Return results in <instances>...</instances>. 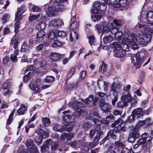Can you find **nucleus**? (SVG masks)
Here are the masks:
<instances>
[{
    "label": "nucleus",
    "instance_id": "36",
    "mask_svg": "<svg viewBox=\"0 0 153 153\" xmlns=\"http://www.w3.org/2000/svg\"><path fill=\"white\" fill-rule=\"evenodd\" d=\"M73 125L74 123L72 122L70 123L69 124H67L66 125H65V127L63 128L64 129V131H65V129L66 128V131H67L68 132L71 131L72 130Z\"/></svg>",
    "mask_w": 153,
    "mask_h": 153
},
{
    "label": "nucleus",
    "instance_id": "26",
    "mask_svg": "<svg viewBox=\"0 0 153 153\" xmlns=\"http://www.w3.org/2000/svg\"><path fill=\"white\" fill-rule=\"evenodd\" d=\"M132 114L136 117L137 118H139L143 116V112L142 109L141 108H137L134 110L132 112Z\"/></svg>",
    "mask_w": 153,
    "mask_h": 153
},
{
    "label": "nucleus",
    "instance_id": "51",
    "mask_svg": "<svg viewBox=\"0 0 153 153\" xmlns=\"http://www.w3.org/2000/svg\"><path fill=\"white\" fill-rule=\"evenodd\" d=\"M101 17L102 16L100 15H92L91 16L92 19L94 22L100 20Z\"/></svg>",
    "mask_w": 153,
    "mask_h": 153
},
{
    "label": "nucleus",
    "instance_id": "21",
    "mask_svg": "<svg viewBox=\"0 0 153 153\" xmlns=\"http://www.w3.org/2000/svg\"><path fill=\"white\" fill-rule=\"evenodd\" d=\"M74 135L73 134L67 133H64L61 135V140L62 141H64L66 139L67 140H70L74 137Z\"/></svg>",
    "mask_w": 153,
    "mask_h": 153
},
{
    "label": "nucleus",
    "instance_id": "63",
    "mask_svg": "<svg viewBox=\"0 0 153 153\" xmlns=\"http://www.w3.org/2000/svg\"><path fill=\"white\" fill-rule=\"evenodd\" d=\"M88 38L89 39V44L91 45L93 44L94 39V37L93 36H88Z\"/></svg>",
    "mask_w": 153,
    "mask_h": 153
},
{
    "label": "nucleus",
    "instance_id": "60",
    "mask_svg": "<svg viewBox=\"0 0 153 153\" xmlns=\"http://www.w3.org/2000/svg\"><path fill=\"white\" fill-rule=\"evenodd\" d=\"M106 122L108 123L111 121L114 120V117L112 115H110L107 116L106 118Z\"/></svg>",
    "mask_w": 153,
    "mask_h": 153
},
{
    "label": "nucleus",
    "instance_id": "38",
    "mask_svg": "<svg viewBox=\"0 0 153 153\" xmlns=\"http://www.w3.org/2000/svg\"><path fill=\"white\" fill-rule=\"evenodd\" d=\"M118 86V83L115 82H113L110 86V91H116Z\"/></svg>",
    "mask_w": 153,
    "mask_h": 153
},
{
    "label": "nucleus",
    "instance_id": "29",
    "mask_svg": "<svg viewBox=\"0 0 153 153\" xmlns=\"http://www.w3.org/2000/svg\"><path fill=\"white\" fill-rule=\"evenodd\" d=\"M27 110V108L23 104H21L20 108L17 110V112L19 115H23L25 111Z\"/></svg>",
    "mask_w": 153,
    "mask_h": 153
},
{
    "label": "nucleus",
    "instance_id": "41",
    "mask_svg": "<svg viewBox=\"0 0 153 153\" xmlns=\"http://www.w3.org/2000/svg\"><path fill=\"white\" fill-rule=\"evenodd\" d=\"M46 27V24L44 22H40L36 26V28L37 29L40 28V29L43 30Z\"/></svg>",
    "mask_w": 153,
    "mask_h": 153
},
{
    "label": "nucleus",
    "instance_id": "61",
    "mask_svg": "<svg viewBox=\"0 0 153 153\" xmlns=\"http://www.w3.org/2000/svg\"><path fill=\"white\" fill-rule=\"evenodd\" d=\"M57 35L58 36L63 37L65 36L66 35L65 33L62 31H58L57 32Z\"/></svg>",
    "mask_w": 153,
    "mask_h": 153
},
{
    "label": "nucleus",
    "instance_id": "48",
    "mask_svg": "<svg viewBox=\"0 0 153 153\" xmlns=\"http://www.w3.org/2000/svg\"><path fill=\"white\" fill-rule=\"evenodd\" d=\"M15 111V109H13L10 114L9 118L8 119L7 121V124L8 125H10V124L12 120V117L13 116Z\"/></svg>",
    "mask_w": 153,
    "mask_h": 153
},
{
    "label": "nucleus",
    "instance_id": "24",
    "mask_svg": "<svg viewBox=\"0 0 153 153\" xmlns=\"http://www.w3.org/2000/svg\"><path fill=\"white\" fill-rule=\"evenodd\" d=\"M62 55L56 53L52 52L50 55V58L53 61H56L61 58Z\"/></svg>",
    "mask_w": 153,
    "mask_h": 153
},
{
    "label": "nucleus",
    "instance_id": "39",
    "mask_svg": "<svg viewBox=\"0 0 153 153\" xmlns=\"http://www.w3.org/2000/svg\"><path fill=\"white\" fill-rule=\"evenodd\" d=\"M107 69L106 65L104 63L102 62L101 66H100L99 68V71L103 73L106 71Z\"/></svg>",
    "mask_w": 153,
    "mask_h": 153
},
{
    "label": "nucleus",
    "instance_id": "8",
    "mask_svg": "<svg viewBox=\"0 0 153 153\" xmlns=\"http://www.w3.org/2000/svg\"><path fill=\"white\" fill-rule=\"evenodd\" d=\"M120 99L121 100L124 101L127 105L128 104H130L132 106L137 102V96L135 95L132 97L129 92L126 94L123 95Z\"/></svg>",
    "mask_w": 153,
    "mask_h": 153
},
{
    "label": "nucleus",
    "instance_id": "17",
    "mask_svg": "<svg viewBox=\"0 0 153 153\" xmlns=\"http://www.w3.org/2000/svg\"><path fill=\"white\" fill-rule=\"evenodd\" d=\"M106 22H103L101 25L102 27H103V30H102L101 28L98 25H96L95 27L97 30L98 31L99 33H101L102 34L104 33L103 30L104 31H108L110 30L111 27L112 26V24L111 23H108V25L106 26L105 25Z\"/></svg>",
    "mask_w": 153,
    "mask_h": 153
},
{
    "label": "nucleus",
    "instance_id": "57",
    "mask_svg": "<svg viewBox=\"0 0 153 153\" xmlns=\"http://www.w3.org/2000/svg\"><path fill=\"white\" fill-rule=\"evenodd\" d=\"M41 8L36 5H34L31 9V11L34 12H37L41 11Z\"/></svg>",
    "mask_w": 153,
    "mask_h": 153
},
{
    "label": "nucleus",
    "instance_id": "27",
    "mask_svg": "<svg viewBox=\"0 0 153 153\" xmlns=\"http://www.w3.org/2000/svg\"><path fill=\"white\" fill-rule=\"evenodd\" d=\"M105 149L106 150L108 153H116V152L115 150L116 149V147H114L113 149V146L112 144L106 145Z\"/></svg>",
    "mask_w": 153,
    "mask_h": 153
},
{
    "label": "nucleus",
    "instance_id": "22",
    "mask_svg": "<svg viewBox=\"0 0 153 153\" xmlns=\"http://www.w3.org/2000/svg\"><path fill=\"white\" fill-rule=\"evenodd\" d=\"M100 106L101 107V110L105 112H110L111 108H109V104L105 102H100Z\"/></svg>",
    "mask_w": 153,
    "mask_h": 153
},
{
    "label": "nucleus",
    "instance_id": "62",
    "mask_svg": "<svg viewBox=\"0 0 153 153\" xmlns=\"http://www.w3.org/2000/svg\"><path fill=\"white\" fill-rule=\"evenodd\" d=\"M122 35L123 32L119 30L118 32L115 34L114 36L116 38L120 39Z\"/></svg>",
    "mask_w": 153,
    "mask_h": 153
},
{
    "label": "nucleus",
    "instance_id": "20",
    "mask_svg": "<svg viewBox=\"0 0 153 153\" xmlns=\"http://www.w3.org/2000/svg\"><path fill=\"white\" fill-rule=\"evenodd\" d=\"M143 141L141 140H139L137 141V143L135 144L133 146L134 149L137 148L139 146L143 147V149L144 150H148L149 149L150 145L149 143H143Z\"/></svg>",
    "mask_w": 153,
    "mask_h": 153
},
{
    "label": "nucleus",
    "instance_id": "19",
    "mask_svg": "<svg viewBox=\"0 0 153 153\" xmlns=\"http://www.w3.org/2000/svg\"><path fill=\"white\" fill-rule=\"evenodd\" d=\"M71 23L70 26L71 30H75L79 26V22L78 20L76 19V16L71 15Z\"/></svg>",
    "mask_w": 153,
    "mask_h": 153
},
{
    "label": "nucleus",
    "instance_id": "32",
    "mask_svg": "<svg viewBox=\"0 0 153 153\" xmlns=\"http://www.w3.org/2000/svg\"><path fill=\"white\" fill-rule=\"evenodd\" d=\"M103 42L105 44L108 42H111L113 39V37L110 35H107L105 36L103 39Z\"/></svg>",
    "mask_w": 153,
    "mask_h": 153
},
{
    "label": "nucleus",
    "instance_id": "43",
    "mask_svg": "<svg viewBox=\"0 0 153 153\" xmlns=\"http://www.w3.org/2000/svg\"><path fill=\"white\" fill-rule=\"evenodd\" d=\"M18 50H14V54H12L10 55L11 59L13 61H14L17 60L16 56L18 53Z\"/></svg>",
    "mask_w": 153,
    "mask_h": 153
},
{
    "label": "nucleus",
    "instance_id": "9",
    "mask_svg": "<svg viewBox=\"0 0 153 153\" xmlns=\"http://www.w3.org/2000/svg\"><path fill=\"white\" fill-rule=\"evenodd\" d=\"M41 85V80L39 79L31 81L29 85V88L36 93H38L39 95V92L40 90V87Z\"/></svg>",
    "mask_w": 153,
    "mask_h": 153
},
{
    "label": "nucleus",
    "instance_id": "23",
    "mask_svg": "<svg viewBox=\"0 0 153 153\" xmlns=\"http://www.w3.org/2000/svg\"><path fill=\"white\" fill-rule=\"evenodd\" d=\"M63 22L61 19L53 20L51 22L52 26L53 27L56 28L63 25Z\"/></svg>",
    "mask_w": 153,
    "mask_h": 153
},
{
    "label": "nucleus",
    "instance_id": "16",
    "mask_svg": "<svg viewBox=\"0 0 153 153\" xmlns=\"http://www.w3.org/2000/svg\"><path fill=\"white\" fill-rule=\"evenodd\" d=\"M26 145L30 149V150L28 151L27 153H39L36 146L33 145V141L32 140H27Z\"/></svg>",
    "mask_w": 153,
    "mask_h": 153
},
{
    "label": "nucleus",
    "instance_id": "31",
    "mask_svg": "<svg viewBox=\"0 0 153 153\" xmlns=\"http://www.w3.org/2000/svg\"><path fill=\"white\" fill-rule=\"evenodd\" d=\"M18 40L15 38V37H14L11 41V46H13L15 50H18Z\"/></svg>",
    "mask_w": 153,
    "mask_h": 153
},
{
    "label": "nucleus",
    "instance_id": "44",
    "mask_svg": "<svg viewBox=\"0 0 153 153\" xmlns=\"http://www.w3.org/2000/svg\"><path fill=\"white\" fill-rule=\"evenodd\" d=\"M28 46L26 42H24L21 47V51L23 52H27L28 51Z\"/></svg>",
    "mask_w": 153,
    "mask_h": 153
},
{
    "label": "nucleus",
    "instance_id": "52",
    "mask_svg": "<svg viewBox=\"0 0 153 153\" xmlns=\"http://www.w3.org/2000/svg\"><path fill=\"white\" fill-rule=\"evenodd\" d=\"M117 107L121 108H123L124 106L126 107L127 106L124 101L121 100L118 102L117 104Z\"/></svg>",
    "mask_w": 153,
    "mask_h": 153
},
{
    "label": "nucleus",
    "instance_id": "42",
    "mask_svg": "<svg viewBox=\"0 0 153 153\" xmlns=\"http://www.w3.org/2000/svg\"><path fill=\"white\" fill-rule=\"evenodd\" d=\"M103 134V132L101 131H99L95 137L94 140V141L95 142H97H97L100 140V136H102Z\"/></svg>",
    "mask_w": 153,
    "mask_h": 153
},
{
    "label": "nucleus",
    "instance_id": "40",
    "mask_svg": "<svg viewBox=\"0 0 153 153\" xmlns=\"http://www.w3.org/2000/svg\"><path fill=\"white\" fill-rule=\"evenodd\" d=\"M54 79V77L53 76H48L44 80L47 83H51L53 82Z\"/></svg>",
    "mask_w": 153,
    "mask_h": 153
},
{
    "label": "nucleus",
    "instance_id": "34",
    "mask_svg": "<svg viewBox=\"0 0 153 153\" xmlns=\"http://www.w3.org/2000/svg\"><path fill=\"white\" fill-rule=\"evenodd\" d=\"M53 130L55 131L62 132L64 131V129L61 127L58 124H56L53 127Z\"/></svg>",
    "mask_w": 153,
    "mask_h": 153
},
{
    "label": "nucleus",
    "instance_id": "13",
    "mask_svg": "<svg viewBox=\"0 0 153 153\" xmlns=\"http://www.w3.org/2000/svg\"><path fill=\"white\" fill-rule=\"evenodd\" d=\"M135 60L134 57H131V62L134 64L136 69L139 68L142 62L144 61V57L142 56L141 58L140 54L139 53H137L135 56Z\"/></svg>",
    "mask_w": 153,
    "mask_h": 153
},
{
    "label": "nucleus",
    "instance_id": "25",
    "mask_svg": "<svg viewBox=\"0 0 153 153\" xmlns=\"http://www.w3.org/2000/svg\"><path fill=\"white\" fill-rule=\"evenodd\" d=\"M142 139L140 140H142L143 143H149L151 142L152 140V138L151 137H149V135L147 133H144L142 135Z\"/></svg>",
    "mask_w": 153,
    "mask_h": 153
},
{
    "label": "nucleus",
    "instance_id": "4",
    "mask_svg": "<svg viewBox=\"0 0 153 153\" xmlns=\"http://www.w3.org/2000/svg\"><path fill=\"white\" fill-rule=\"evenodd\" d=\"M66 2H57L56 1L52 6L48 7V12H47L48 15L49 16H56L57 14L54 13L55 12L62 11L66 8Z\"/></svg>",
    "mask_w": 153,
    "mask_h": 153
},
{
    "label": "nucleus",
    "instance_id": "64",
    "mask_svg": "<svg viewBox=\"0 0 153 153\" xmlns=\"http://www.w3.org/2000/svg\"><path fill=\"white\" fill-rule=\"evenodd\" d=\"M120 153H131V152L127 148L123 147L121 150Z\"/></svg>",
    "mask_w": 153,
    "mask_h": 153
},
{
    "label": "nucleus",
    "instance_id": "49",
    "mask_svg": "<svg viewBox=\"0 0 153 153\" xmlns=\"http://www.w3.org/2000/svg\"><path fill=\"white\" fill-rule=\"evenodd\" d=\"M10 17V15L6 14H4L1 18V21L3 23H4L8 20Z\"/></svg>",
    "mask_w": 153,
    "mask_h": 153
},
{
    "label": "nucleus",
    "instance_id": "50",
    "mask_svg": "<svg viewBox=\"0 0 153 153\" xmlns=\"http://www.w3.org/2000/svg\"><path fill=\"white\" fill-rule=\"evenodd\" d=\"M121 136L120 135V140H119L117 141H115L114 142V145L115 146V147H123L124 146V145L123 143L122 142H120V141L121 140Z\"/></svg>",
    "mask_w": 153,
    "mask_h": 153
},
{
    "label": "nucleus",
    "instance_id": "12",
    "mask_svg": "<svg viewBox=\"0 0 153 153\" xmlns=\"http://www.w3.org/2000/svg\"><path fill=\"white\" fill-rule=\"evenodd\" d=\"M123 121V120L120 119L116 120L112 124V127L114 128L113 129L114 132H119L120 131L124 132L125 131V128L121 126Z\"/></svg>",
    "mask_w": 153,
    "mask_h": 153
},
{
    "label": "nucleus",
    "instance_id": "58",
    "mask_svg": "<svg viewBox=\"0 0 153 153\" xmlns=\"http://www.w3.org/2000/svg\"><path fill=\"white\" fill-rule=\"evenodd\" d=\"M119 30V29L117 27H114L112 25L111 27V32L112 33L114 34V35H115V34H116L118 32Z\"/></svg>",
    "mask_w": 153,
    "mask_h": 153
},
{
    "label": "nucleus",
    "instance_id": "11",
    "mask_svg": "<svg viewBox=\"0 0 153 153\" xmlns=\"http://www.w3.org/2000/svg\"><path fill=\"white\" fill-rule=\"evenodd\" d=\"M24 7V6H22L20 8H18L17 12L16 14L15 20H16V22L15 23L14 26L15 32L16 33L18 32V31L19 21L22 18V15L24 12V10H23Z\"/></svg>",
    "mask_w": 153,
    "mask_h": 153
},
{
    "label": "nucleus",
    "instance_id": "54",
    "mask_svg": "<svg viewBox=\"0 0 153 153\" xmlns=\"http://www.w3.org/2000/svg\"><path fill=\"white\" fill-rule=\"evenodd\" d=\"M86 71H82L80 72L79 76L80 78H79V80L82 81L85 77L86 76Z\"/></svg>",
    "mask_w": 153,
    "mask_h": 153
},
{
    "label": "nucleus",
    "instance_id": "47",
    "mask_svg": "<svg viewBox=\"0 0 153 153\" xmlns=\"http://www.w3.org/2000/svg\"><path fill=\"white\" fill-rule=\"evenodd\" d=\"M103 88L104 91L105 92H106L108 91L110 84L107 82L104 81L103 82Z\"/></svg>",
    "mask_w": 153,
    "mask_h": 153
},
{
    "label": "nucleus",
    "instance_id": "45",
    "mask_svg": "<svg viewBox=\"0 0 153 153\" xmlns=\"http://www.w3.org/2000/svg\"><path fill=\"white\" fill-rule=\"evenodd\" d=\"M10 82L9 81H5L3 84V85H0V88L1 86V88L3 90L7 89L10 86Z\"/></svg>",
    "mask_w": 153,
    "mask_h": 153
},
{
    "label": "nucleus",
    "instance_id": "10",
    "mask_svg": "<svg viewBox=\"0 0 153 153\" xmlns=\"http://www.w3.org/2000/svg\"><path fill=\"white\" fill-rule=\"evenodd\" d=\"M35 132L38 134L35 140L38 144H40L42 142L43 138H46L48 137V133L47 131H43L41 128H38L35 131Z\"/></svg>",
    "mask_w": 153,
    "mask_h": 153
},
{
    "label": "nucleus",
    "instance_id": "7",
    "mask_svg": "<svg viewBox=\"0 0 153 153\" xmlns=\"http://www.w3.org/2000/svg\"><path fill=\"white\" fill-rule=\"evenodd\" d=\"M111 46L114 48V56L120 58V60H123L126 56V52L121 49L120 44L117 42H114L111 44Z\"/></svg>",
    "mask_w": 153,
    "mask_h": 153
},
{
    "label": "nucleus",
    "instance_id": "59",
    "mask_svg": "<svg viewBox=\"0 0 153 153\" xmlns=\"http://www.w3.org/2000/svg\"><path fill=\"white\" fill-rule=\"evenodd\" d=\"M40 15L39 14L37 15H33L30 16L29 18V19L30 21H33L36 19Z\"/></svg>",
    "mask_w": 153,
    "mask_h": 153
},
{
    "label": "nucleus",
    "instance_id": "37",
    "mask_svg": "<svg viewBox=\"0 0 153 153\" xmlns=\"http://www.w3.org/2000/svg\"><path fill=\"white\" fill-rule=\"evenodd\" d=\"M42 122L43 125L46 126H49L50 123V119L47 117L42 118Z\"/></svg>",
    "mask_w": 153,
    "mask_h": 153
},
{
    "label": "nucleus",
    "instance_id": "35",
    "mask_svg": "<svg viewBox=\"0 0 153 153\" xmlns=\"http://www.w3.org/2000/svg\"><path fill=\"white\" fill-rule=\"evenodd\" d=\"M63 45V43L58 40H54L52 44V46L53 47H58L62 46Z\"/></svg>",
    "mask_w": 153,
    "mask_h": 153
},
{
    "label": "nucleus",
    "instance_id": "28",
    "mask_svg": "<svg viewBox=\"0 0 153 153\" xmlns=\"http://www.w3.org/2000/svg\"><path fill=\"white\" fill-rule=\"evenodd\" d=\"M128 3L127 0H121L120 2L114 3L113 4V6L114 7L119 8L121 6L125 7L126 6Z\"/></svg>",
    "mask_w": 153,
    "mask_h": 153
},
{
    "label": "nucleus",
    "instance_id": "30",
    "mask_svg": "<svg viewBox=\"0 0 153 153\" xmlns=\"http://www.w3.org/2000/svg\"><path fill=\"white\" fill-rule=\"evenodd\" d=\"M147 18L145 19V22H153V11H149L147 12Z\"/></svg>",
    "mask_w": 153,
    "mask_h": 153
},
{
    "label": "nucleus",
    "instance_id": "14",
    "mask_svg": "<svg viewBox=\"0 0 153 153\" xmlns=\"http://www.w3.org/2000/svg\"><path fill=\"white\" fill-rule=\"evenodd\" d=\"M50 144L51 145V149L52 150L56 149L58 145V143L57 142H52L51 140L48 139L46 140L45 145L44 144L42 146H41L42 152L43 153L46 151V149L48 147Z\"/></svg>",
    "mask_w": 153,
    "mask_h": 153
},
{
    "label": "nucleus",
    "instance_id": "2",
    "mask_svg": "<svg viewBox=\"0 0 153 153\" xmlns=\"http://www.w3.org/2000/svg\"><path fill=\"white\" fill-rule=\"evenodd\" d=\"M85 104H82V102H79L78 101H74L73 103L72 106L74 109L76 111L74 114L70 116L68 114H66L67 113H69V111H65L62 113L64 115H62L63 120L64 122L66 123H64V125H66L67 124H69L70 123L73 122L76 117H77L81 116H83L86 113L84 112L81 109V108L85 106Z\"/></svg>",
    "mask_w": 153,
    "mask_h": 153
},
{
    "label": "nucleus",
    "instance_id": "46",
    "mask_svg": "<svg viewBox=\"0 0 153 153\" xmlns=\"http://www.w3.org/2000/svg\"><path fill=\"white\" fill-rule=\"evenodd\" d=\"M45 35V33L43 30H39L37 33L36 39L42 38Z\"/></svg>",
    "mask_w": 153,
    "mask_h": 153
},
{
    "label": "nucleus",
    "instance_id": "5",
    "mask_svg": "<svg viewBox=\"0 0 153 153\" xmlns=\"http://www.w3.org/2000/svg\"><path fill=\"white\" fill-rule=\"evenodd\" d=\"M86 117L88 119H91L94 123L96 125L95 127V130L97 131L100 130V124L101 123V120L97 118H100L99 115L98 111H90L86 116Z\"/></svg>",
    "mask_w": 153,
    "mask_h": 153
},
{
    "label": "nucleus",
    "instance_id": "1",
    "mask_svg": "<svg viewBox=\"0 0 153 153\" xmlns=\"http://www.w3.org/2000/svg\"><path fill=\"white\" fill-rule=\"evenodd\" d=\"M131 39L127 38H125L122 41V44L120 45L121 49L123 51H127L128 47L130 46L132 49H137L138 48L137 42L139 45L143 46H146L147 43L150 41V36L148 35L145 36L143 35H137L132 33L131 36Z\"/></svg>",
    "mask_w": 153,
    "mask_h": 153
},
{
    "label": "nucleus",
    "instance_id": "33",
    "mask_svg": "<svg viewBox=\"0 0 153 153\" xmlns=\"http://www.w3.org/2000/svg\"><path fill=\"white\" fill-rule=\"evenodd\" d=\"M56 36V35L54 32L52 31L49 33L48 35V39L49 42L52 41L55 37Z\"/></svg>",
    "mask_w": 153,
    "mask_h": 153
},
{
    "label": "nucleus",
    "instance_id": "18",
    "mask_svg": "<svg viewBox=\"0 0 153 153\" xmlns=\"http://www.w3.org/2000/svg\"><path fill=\"white\" fill-rule=\"evenodd\" d=\"M97 144V142H86L85 143L83 146H82L81 149L82 152L85 153L89 150V148H92L96 146Z\"/></svg>",
    "mask_w": 153,
    "mask_h": 153
},
{
    "label": "nucleus",
    "instance_id": "3",
    "mask_svg": "<svg viewBox=\"0 0 153 153\" xmlns=\"http://www.w3.org/2000/svg\"><path fill=\"white\" fill-rule=\"evenodd\" d=\"M146 24L138 23L136 26V29L137 30L141 33L138 35H143L145 36L149 35L150 36V40L151 36L150 34L153 33V22H146Z\"/></svg>",
    "mask_w": 153,
    "mask_h": 153
},
{
    "label": "nucleus",
    "instance_id": "15",
    "mask_svg": "<svg viewBox=\"0 0 153 153\" xmlns=\"http://www.w3.org/2000/svg\"><path fill=\"white\" fill-rule=\"evenodd\" d=\"M132 131L129 135L128 140L131 143H133L139 137L138 130L137 128L132 127Z\"/></svg>",
    "mask_w": 153,
    "mask_h": 153
},
{
    "label": "nucleus",
    "instance_id": "53",
    "mask_svg": "<svg viewBox=\"0 0 153 153\" xmlns=\"http://www.w3.org/2000/svg\"><path fill=\"white\" fill-rule=\"evenodd\" d=\"M75 36V37L76 39H78V35L77 33L76 32L74 31L73 33H71L70 34V41L72 42H73V37L72 36Z\"/></svg>",
    "mask_w": 153,
    "mask_h": 153
},
{
    "label": "nucleus",
    "instance_id": "6",
    "mask_svg": "<svg viewBox=\"0 0 153 153\" xmlns=\"http://www.w3.org/2000/svg\"><path fill=\"white\" fill-rule=\"evenodd\" d=\"M106 8L107 6L105 3H101L98 1H95L94 2L91 9L92 13L97 14L100 13L104 15Z\"/></svg>",
    "mask_w": 153,
    "mask_h": 153
},
{
    "label": "nucleus",
    "instance_id": "55",
    "mask_svg": "<svg viewBox=\"0 0 153 153\" xmlns=\"http://www.w3.org/2000/svg\"><path fill=\"white\" fill-rule=\"evenodd\" d=\"M93 98L94 97L93 96L91 95L87 98L84 100L83 101L85 103H89V102L92 101L93 100Z\"/></svg>",
    "mask_w": 153,
    "mask_h": 153
},
{
    "label": "nucleus",
    "instance_id": "56",
    "mask_svg": "<svg viewBox=\"0 0 153 153\" xmlns=\"http://www.w3.org/2000/svg\"><path fill=\"white\" fill-rule=\"evenodd\" d=\"M45 62H42V63L41 64L40 68H41L42 70L39 71V72H41L43 73H44L45 72H47L46 71H45Z\"/></svg>",
    "mask_w": 153,
    "mask_h": 153
}]
</instances>
